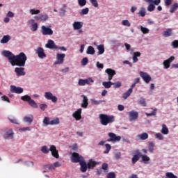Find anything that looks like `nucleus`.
<instances>
[{"instance_id":"nucleus-34","label":"nucleus","mask_w":178,"mask_h":178,"mask_svg":"<svg viewBox=\"0 0 178 178\" xmlns=\"http://www.w3.org/2000/svg\"><path fill=\"white\" fill-rule=\"evenodd\" d=\"M133 93L131 89H129L127 92L122 94V98L123 99H127L130 95Z\"/></svg>"},{"instance_id":"nucleus-14","label":"nucleus","mask_w":178,"mask_h":178,"mask_svg":"<svg viewBox=\"0 0 178 178\" xmlns=\"http://www.w3.org/2000/svg\"><path fill=\"white\" fill-rule=\"evenodd\" d=\"M33 120H34V115H33L32 114H28L24 116V118H22V122L29 125L31 124Z\"/></svg>"},{"instance_id":"nucleus-20","label":"nucleus","mask_w":178,"mask_h":178,"mask_svg":"<svg viewBox=\"0 0 178 178\" xmlns=\"http://www.w3.org/2000/svg\"><path fill=\"white\" fill-rule=\"evenodd\" d=\"M84 25L83 22L75 21L72 24V27L74 30H80V29H83V26Z\"/></svg>"},{"instance_id":"nucleus-11","label":"nucleus","mask_w":178,"mask_h":178,"mask_svg":"<svg viewBox=\"0 0 178 178\" xmlns=\"http://www.w3.org/2000/svg\"><path fill=\"white\" fill-rule=\"evenodd\" d=\"M27 24L31 27L32 31H37L38 30V24L35 22V19H31L28 20Z\"/></svg>"},{"instance_id":"nucleus-5","label":"nucleus","mask_w":178,"mask_h":178,"mask_svg":"<svg viewBox=\"0 0 178 178\" xmlns=\"http://www.w3.org/2000/svg\"><path fill=\"white\" fill-rule=\"evenodd\" d=\"M44 97L47 101H51L53 104L58 102V97L54 95L51 92H45Z\"/></svg>"},{"instance_id":"nucleus-36","label":"nucleus","mask_w":178,"mask_h":178,"mask_svg":"<svg viewBox=\"0 0 178 178\" xmlns=\"http://www.w3.org/2000/svg\"><path fill=\"white\" fill-rule=\"evenodd\" d=\"M113 84V82L111 81L102 82V86L104 87V88H111Z\"/></svg>"},{"instance_id":"nucleus-2","label":"nucleus","mask_w":178,"mask_h":178,"mask_svg":"<svg viewBox=\"0 0 178 178\" xmlns=\"http://www.w3.org/2000/svg\"><path fill=\"white\" fill-rule=\"evenodd\" d=\"M49 151L51 152V155L54 156V158H59V153L58 152V149H56V146L50 145V148H48V146L44 145L41 147V152L43 154H49Z\"/></svg>"},{"instance_id":"nucleus-48","label":"nucleus","mask_w":178,"mask_h":178,"mask_svg":"<svg viewBox=\"0 0 178 178\" xmlns=\"http://www.w3.org/2000/svg\"><path fill=\"white\" fill-rule=\"evenodd\" d=\"M88 12H90V9L88 8H83L81 12V16H84V15H88Z\"/></svg>"},{"instance_id":"nucleus-26","label":"nucleus","mask_w":178,"mask_h":178,"mask_svg":"<svg viewBox=\"0 0 178 178\" xmlns=\"http://www.w3.org/2000/svg\"><path fill=\"white\" fill-rule=\"evenodd\" d=\"M147 148L149 152L153 154L154 151H155V143L153 141H149L147 143Z\"/></svg>"},{"instance_id":"nucleus-25","label":"nucleus","mask_w":178,"mask_h":178,"mask_svg":"<svg viewBox=\"0 0 178 178\" xmlns=\"http://www.w3.org/2000/svg\"><path fill=\"white\" fill-rule=\"evenodd\" d=\"M141 56L140 51L134 52L132 54V62L133 63H137L138 62V58Z\"/></svg>"},{"instance_id":"nucleus-18","label":"nucleus","mask_w":178,"mask_h":178,"mask_svg":"<svg viewBox=\"0 0 178 178\" xmlns=\"http://www.w3.org/2000/svg\"><path fill=\"white\" fill-rule=\"evenodd\" d=\"M45 47L48 48L49 49H56L58 46L55 44V42L52 40H49L47 43L45 44Z\"/></svg>"},{"instance_id":"nucleus-7","label":"nucleus","mask_w":178,"mask_h":178,"mask_svg":"<svg viewBox=\"0 0 178 178\" xmlns=\"http://www.w3.org/2000/svg\"><path fill=\"white\" fill-rule=\"evenodd\" d=\"M33 19L38 22H47V20H49V16L47 13L40 14L39 15H35Z\"/></svg>"},{"instance_id":"nucleus-61","label":"nucleus","mask_w":178,"mask_h":178,"mask_svg":"<svg viewBox=\"0 0 178 178\" xmlns=\"http://www.w3.org/2000/svg\"><path fill=\"white\" fill-rule=\"evenodd\" d=\"M39 108L40 109H41V111H45V109H47V108H48V105L47 104H40L39 105Z\"/></svg>"},{"instance_id":"nucleus-41","label":"nucleus","mask_w":178,"mask_h":178,"mask_svg":"<svg viewBox=\"0 0 178 178\" xmlns=\"http://www.w3.org/2000/svg\"><path fill=\"white\" fill-rule=\"evenodd\" d=\"M139 27L143 34H148L149 33V29L148 28L144 27L143 25H140Z\"/></svg>"},{"instance_id":"nucleus-23","label":"nucleus","mask_w":178,"mask_h":178,"mask_svg":"<svg viewBox=\"0 0 178 178\" xmlns=\"http://www.w3.org/2000/svg\"><path fill=\"white\" fill-rule=\"evenodd\" d=\"M81 97L83 98V100L81 106V108H84L86 109L88 106V98L84 95H82Z\"/></svg>"},{"instance_id":"nucleus-55","label":"nucleus","mask_w":178,"mask_h":178,"mask_svg":"<svg viewBox=\"0 0 178 178\" xmlns=\"http://www.w3.org/2000/svg\"><path fill=\"white\" fill-rule=\"evenodd\" d=\"M88 63V58L85 57L81 60V66H86V65Z\"/></svg>"},{"instance_id":"nucleus-44","label":"nucleus","mask_w":178,"mask_h":178,"mask_svg":"<svg viewBox=\"0 0 178 178\" xmlns=\"http://www.w3.org/2000/svg\"><path fill=\"white\" fill-rule=\"evenodd\" d=\"M90 102H92V105H101L102 102H105V100H95V99H91Z\"/></svg>"},{"instance_id":"nucleus-60","label":"nucleus","mask_w":178,"mask_h":178,"mask_svg":"<svg viewBox=\"0 0 178 178\" xmlns=\"http://www.w3.org/2000/svg\"><path fill=\"white\" fill-rule=\"evenodd\" d=\"M147 10L148 12H154L155 10V6L154 4H149L147 6Z\"/></svg>"},{"instance_id":"nucleus-6","label":"nucleus","mask_w":178,"mask_h":178,"mask_svg":"<svg viewBox=\"0 0 178 178\" xmlns=\"http://www.w3.org/2000/svg\"><path fill=\"white\" fill-rule=\"evenodd\" d=\"M108 136L110 137V138L106 140L108 143H116V141H120V140H122L120 136H116L113 132L108 133Z\"/></svg>"},{"instance_id":"nucleus-49","label":"nucleus","mask_w":178,"mask_h":178,"mask_svg":"<svg viewBox=\"0 0 178 178\" xmlns=\"http://www.w3.org/2000/svg\"><path fill=\"white\" fill-rule=\"evenodd\" d=\"M29 13L32 15H40L41 13V11L40 10H35V9H30Z\"/></svg>"},{"instance_id":"nucleus-31","label":"nucleus","mask_w":178,"mask_h":178,"mask_svg":"<svg viewBox=\"0 0 178 178\" xmlns=\"http://www.w3.org/2000/svg\"><path fill=\"white\" fill-rule=\"evenodd\" d=\"M97 162L91 159L89 160V161L88 162V168L89 169H92L93 168H95V166L97 165Z\"/></svg>"},{"instance_id":"nucleus-50","label":"nucleus","mask_w":178,"mask_h":178,"mask_svg":"<svg viewBox=\"0 0 178 178\" xmlns=\"http://www.w3.org/2000/svg\"><path fill=\"white\" fill-rule=\"evenodd\" d=\"M44 168L48 169V170H55V166H54V164L44 165Z\"/></svg>"},{"instance_id":"nucleus-42","label":"nucleus","mask_w":178,"mask_h":178,"mask_svg":"<svg viewBox=\"0 0 178 178\" xmlns=\"http://www.w3.org/2000/svg\"><path fill=\"white\" fill-rule=\"evenodd\" d=\"M20 133H26V131H31V127H24L19 129Z\"/></svg>"},{"instance_id":"nucleus-43","label":"nucleus","mask_w":178,"mask_h":178,"mask_svg":"<svg viewBox=\"0 0 178 178\" xmlns=\"http://www.w3.org/2000/svg\"><path fill=\"white\" fill-rule=\"evenodd\" d=\"M138 104H139V105L141 106H147V102H145V99H144V97H140L138 102Z\"/></svg>"},{"instance_id":"nucleus-39","label":"nucleus","mask_w":178,"mask_h":178,"mask_svg":"<svg viewBox=\"0 0 178 178\" xmlns=\"http://www.w3.org/2000/svg\"><path fill=\"white\" fill-rule=\"evenodd\" d=\"M42 123L43 126H51V120L48 117H44Z\"/></svg>"},{"instance_id":"nucleus-51","label":"nucleus","mask_w":178,"mask_h":178,"mask_svg":"<svg viewBox=\"0 0 178 178\" xmlns=\"http://www.w3.org/2000/svg\"><path fill=\"white\" fill-rule=\"evenodd\" d=\"M106 151L104 152V154H109V151L112 149V146L109 143L105 145Z\"/></svg>"},{"instance_id":"nucleus-37","label":"nucleus","mask_w":178,"mask_h":178,"mask_svg":"<svg viewBox=\"0 0 178 178\" xmlns=\"http://www.w3.org/2000/svg\"><path fill=\"white\" fill-rule=\"evenodd\" d=\"M172 29H167L163 32V37H170L172 35Z\"/></svg>"},{"instance_id":"nucleus-52","label":"nucleus","mask_w":178,"mask_h":178,"mask_svg":"<svg viewBox=\"0 0 178 178\" xmlns=\"http://www.w3.org/2000/svg\"><path fill=\"white\" fill-rule=\"evenodd\" d=\"M31 99V97H30L28 95H24V96L21 97V99L22 101H25V102H26L28 103L30 102Z\"/></svg>"},{"instance_id":"nucleus-64","label":"nucleus","mask_w":178,"mask_h":178,"mask_svg":"<svg viewBox=\"0 0 178 178\" xmlns=\"http://www.w3.org/2000/svg\"><path fill=\"white\" fill-rule=\"evenodd\" d=\"M78 84L81 86H86V79H79L78 81Z\"/></svg>"},{"instance_id":"nucleus-15","label":"nucleus","mask_w":178,"mask_h":178,"mask_svg":"<svg viewBox=\"0 0 178 178\" xmlns=\"http://www.w3.org/2000/svg\"><path fill=\"white\" fill-rule=\"evenodd\" d=\"M41 31L43 35H52V34H54V31H52L51 28L47 27L44 25L41 27Z\"/></svg>"},{"instance_id":"nucleus-54","label":"nucleus","mask_w":178,"mask_h":178,"mask_svg":"<svg viewBox=\"0 0 178 178\" xmlns=\"http://www.w3.org/2000/svg\"><path fill=\"white\" fill-rule=\"evenodd\" d=\"M139 159H140V156H138V154H135L132 157V163L134 165V163H136Z\"/></svg>"},{"instance_id":"nucleus-4","label":"nucleus","mask_w":178,"mask_h":178,"mask_svg":"<svg viewBox=\"0 0 178 178\" xmlns=\"http://www.w3.org/2000/svg\"><path fill=\"white\" fill-rule=\"evenodd\" d=\"M1 136L4 140H13L15 138V132L13 129L7 128L1 133Z\"/></svg>"},{"instance_id":"nucleus-62","label":"nucleus","mask_w":178,"mask_h":178,"mask_svg":"<svg viewBox=\"0 0 178 178\" xmlns=\"http://www.w3.org/2000/svg\"><path fill=\"white\" fill-rule=\"evenodd\" d=\"M107 178H116V174L113 172H110L107 174Z\"/></svg>"},{"instance_id":"nucleus-9","label":"nucleus","mask_w":178,"mask_h":178,"mask_svg":"<svg viewBox=\"0 0 178 178\" xmlns=\"http://www.w3.org/2000/svg\"><path fill=\"white\" fill-rule=\"evenodd\" d=\"M66 56L65 54H56V60L54 62V65H62L65 60V58Z\"/></svg>"},{"instance_id":"nucleus-35","label":"nucleus","mask_w":178,"mask_h":178,"mask_svg":"<svg viewBox=\"0 0 178 178\" xmlns=\"http://www.w3.org/2000/svg\"><path fill=\"white\" fill-rule=\"evenodd\" d=\"M141 158H142L143 162H144V163H145L146 165H148V163H149V161H151V159L149 158V156L145 154L142 155Z\"/></svg>"},{"instance_id":"nucleus-57","label":"nucleus","mask_w":178,"mask_h":178,"mask_svg":"<svg viewBox=\"0 0 178 178\" xmlns=\"http://www.w3.org/2000/svg\"><path fill=\"white\" fill-rule=\"evenodd\" d=\"M113 86H114V88H120V87H122V82L117 81V82L113 83Z\"/></svg>"},{"instance_id":"nucleus-33","label":"nucleus","mask_w":178,"mask_h":178,"mask_svg":"<svg viewBox=\"0 0 178 178\" xmlns=\"http://www.w3.org/2000/svg\"><path fill=\"white\" fill-rule=\"evenodd\" d=\"M86 54L88 55H94L95 54V49L92 46H88L86 49Z\"/></svg>"},{"instance_id":"nucleus-17","label":"nucleus","mask_w":178,"mask_h":178,"mask_svg":"<svg viewBox=\"0 0 178 178\" xmlns=\"http://www.w3.org/2000/svg\"><path fill=\"white\" fill-rule=\"evenodd\" d=\"M15 72L16 74V76L18 77H20L21 76H26V72H24V67H15Z\"/></svg>"},{"instance_id":"nucleus-56","label":"nucleus","mask_w":178,"mask_h":178,"mask_svg":"<svg viewBox=\"0 0 178 178\" xmlns=\"http://www.w3.org/2000/svg\"><path fill=\"white\" fill-rule=\"evenodd\" d=\"M85 81H86V83L88 85V86H90V84H92V83H94V80L91 77H89L86 79H85Z\"/></svg>"},{"instance_id":"nucleus-27","label":"nucleus","mask_w":178,"mask_h":178,"mask_svg":"<svg viewBox=\"0 0 178 178\" xmlns=\"http://www.w3.org/2000/svg\"><path fill=\"white\" fill-rule=\"evenodd\" d=\"M80 166H81V171H82L83 173L87 172V168L88 164L86 163V161L83 159V161L79 162Z\"/></svg>"},{"instance_id":"nucleus-12","label":"nucleus","mask_w":178,"mask_h":178,"mask_svg":"<svg viewBox=\"0 0 178 178\" xmlns=\"http://www.w3.org/2000/svg\"><path fill=\"white\" fill-rule=\"evenodd\" d=\"M83 160H84V158H83V156L79 155V154L77 153H72L71 157L72 162H73L74 163H79Z\"/></svg>"},{"instance_id":"nucleus-45","label":"nucleus","mask_w":178,"mask_h":178,"mask_svg":"<svg viewBox=\"0 0 178 178\" xmlns=\"http://www.w3.org/2000/svg\"><path fill=\"white\" fill-rule=\"evenodd\" d=\"M28 104L32 108H35V109H37V108H38V105H37L33 99H31V100H29V102H28Z\"/></svg>"},{"instance_id":"nucleus-46","label":"nucleus","mask_w":178,"mask_h":178,"mask_svg":"<svg viewBox=\"0 0 178 178\" xmlns=\"http://www.w3.org/2000/svg\"><path fill=\"white\" fill-rule=\"evenodd\" d=\"M121 24L122 26H124L125 27H130V26H131V24L129 21V19H123L121 22Z\"/></svg>"},{"instance_id":"nucleus-47","label":"nucleus","mask_w":178,"mask_h":178,"mask_svg":"<svg viewBox=\"0 0 178 178\" xmlns=\"http://www.w3.org/2000/svg\"><path fill=\"white\" fill-rule=\"evenodd\" d=\"M178 8V3H175L171 8H170V13H174V12L175 10H177Z\"/></svg>"},{"instance_id":"nucleus-3","label":"nucleus","mask_w":178,"mask_h":178,"mask_svg":"<svg viewBox=\"0 0 178 178\" xmlns=\"http://www.w3.org/2000/svg\"><path fill=\"white\" fill-rule=\"evenodd\" d=\"M99 118L100 119V123L102 126H108L110 123L115 122V117L113 115L100 114Z\"/></svg>"},{"instance_id":"nucleus-30","label":"nucleus","mask_w":178,"mask_h":178,"mask_svg":"<svg viewBox=\"0 0 178 178\" xmlns=\"http://www.w3.org/2000/svg\"><path fill=\"white\" fill-rule=\"evenodd\" d=\"M97 49L98 51L97 55H102L105 52V47L104 44L97 45Z\"/></svg>"},{"instance_id":"nucleus-1","label":"nucleus","mask_w":178,"mask_h":178,"mask_svg":"<svg viewBox=\"0 0 178 178\" xmlns=\"http://www.w3.org/2000/svg\"><path fill=\"white\" fill-rule=\"evenodd\" d=\"M1 55L8 59L11 66H19V67H24L26 66L27 56L24 52H21L15 56L9 50H3L1 52Z\"/></svg>"},{"instance_id":"nucleus-24","label":"nucleus","mask_w":178,"mask_h":178,"mask_svg":"<svg viewBox=\"0 0 178 178\" xmlns=\"http://www.w3.org/2000/svg\"><path fill=\"white\" fill-rule=\"evenodd\" d=\"M12 40L10 35H5L0 40V44H8Z\"/></svg>"},{"instance_id":"nucleus-22","label":"nucleus","mask_w":178,"mask_h":178,"mask_svg":"<svg viewBox=\"0 0 178 178\" xmlns=\"http://www.w3.org/2000/svg\"><path fill=\"white\" fill-rule=\"evenodd\" d=\"M81 108H79L77 111L73 113L72 118H74L75 120L79 121L81 119Z\"/></svg>"},{"instance_id":"nucleus-8","label":"nucleus","mask_w":178,"mask_h":178,"mask_svg":"<svg viewBox=\"0 0 178 178\" xmlns=\"http://www.w3.org/2000/svg\"><path fill=\"white\" fill-rule=\"evenodd\" d=\"M139 74L141 79L143 80V81L146 83V84H149L151 80H152L151 75L147 72L141 71L139 72Z\"/></svg>"},{"instance_id":"nucleus-16","label":"nucleus","mask_w":178,"mask_h":178,"mask_svg":"<svg viewBox=\"0 0 178 178\" xmlns=\"http://www.w3.org/2000/svg\"><path fill=\"white\" fill-rule=\"evenodd\" d=\"M35 54L40 59H44V58H47V54H45V52H44V49L42 47H38L35 49Z\"/></svg>"},{"instance_id":"nucleus-19","label":"nucleus","mask_w":178,"mask_h":178,"mask_svg":"<svg viewBox=\"0 0 178 178\" xmlns=\"http://www.w3.org/2000/svg\"><path fill=\"white\" fill-rule=\"evenodd\" d=\"M175 60V56H172L168 59L165 60L163 63L164 69H169L170 67V63Z\"/></svg>"},{"instance_id":"nucleus-63","label":"nucleus","mask_w":178,"mask_h":178,"mask_svg":"<svg viewBox=\"0 0 178 178\" xmlns=\"http://www.w3.org/2000/svg\"><path fill=\"white\" fill-rule=\"evenodd\" d=\"M171 46L172 48L176 49L178 48V40H174L171 42Z\"/></svg>"},{"instance_id":"nucleus-29","label":"nucleus","mask_w":178,"mask_h":178,"mask_svg":"<svg viewBox=\"0 0 178 178\" xmlns=\"http://www.w3.org/2000/svg\"><path fill=\"white\" fill-rule=\"evenodd\" d=\"M161 133L164 136H168V134H169V128H168V126H166V124H162Z\"/></svg>"},{"instance_id":"nucleus-40","label":"nucleus","mask_w":178,"mask_h":178,"mask_svg":"<svg viewBox=\"0 0 178 178\" xmlns=\"http://www.w3.org/2000/svg\"><path fill=\"white\" fill-rule=\"evenodd\" d=\"M59 123H60V121L59 120V118H53L50 121V126H55L56 124H59Z\"/></svg>"},{"instance_id":"nucleus-53","label":"nucleus","mask_w":178,"mask_h":178,"mask_svg":"<svg viewBox=\"0 0 178 178\" xmlns=\"http://www.w3.org/2000/svg\"><path fill=\"white\" fill-rule=\"evenodd\" d=\"M78 4L81 6V8H83L87 5V0H77Z\"/></svg>"},{"instance_id":"nucleus-58","label":"nucleus","mask_w":178,"mask_h":178,"mask_svg":"<svg viewBox=\"0 0 178 178\" xmlns=\"http://www.w3.org/2000/svg\"><path fill=\"white\" fill-rule=\"evenodd\" d=\"M111 43L114 45V47H120V43H119V41L116 40H111Z\"/></svg>"},{"instance_id":"nucleus-21","label":"nucleus","mask_w":178,"mask_h":178,"mask_svg":"<svg viewBox=\"0 0 178 178\" xmlns=\"http://www.w3.org/2000/svg\"><path fill=\"white\" fill-rule=\"evenodd\" d=\"M106 73L108 74V79L109 81L112 80V79H113V76H115L116 74V71H115L114 70H112L111 68H107L105 70Z\"/></svg>"},{"instance_id":"nucleus-59","label":"nucleus","mask_w":178,"mask_h":178,"mask_svg":"<svg viewBox=\"0 0 178 178\" xmlns=\"http://www.w3.org/2000/svg\"><path fill=\"white\" fill-rule=\"evenodd\" d=\"M155 137H156V138H157V140H163V134L156 133L155 134Z\"/></svg>"},{"instance_id":"nucleus-38","label":"nucleus","mask_w":178,"mask_h":178,"mask_svg":"<svg viewBox=\"0 0 178 178\" xmlns=\"http://www.w3.org/2000/svg\"><path fill=\"white\" fill-rule=\"evenodd\" d=\"M8 120L10 122V123H13V124H20V122H19V120H17L15 117H8Z\"/></svg>"},{"instance_id":"nucleus-13","label":"nucleus","mask_w":178,"mask_h":178,"mask_svg":"<svg viewBox=\"0 0 178 178\" xmlns=\"http://www.w3.org/2000/svg\"><path fill=\"white\" fill-rule=\"evenodd\" d=\"M10 91L14 94H23V91H24V90L22 87H17L15 85H11L10 86Z\"/></svg>"},{"instance_id":"nucleus-10","label":"nucleus","mask_w":178,"mask_h":178,"mask_svg":"<svg viewBox=\"0 0 178 178\" xmlns=\"http://www.w3.org/2000/svg\"><path fill=\"white\" fill-rule=\"evenodd\" d=\"M127 115L129 118V122H136V120L138 119V112L134 110L128 112Z\"/></svg>"},{"instance_id":"nucleus-28","label":"nucleus","mask_w":178,"mask_h":178,"mask_svg":"<svg viewBox=\"0 0 178 178\" xmlns=\"http://www.w3.org/2000/svg\"><path fill=\"white\" fill-rule=\"evenodd\" d=\"M137 140H141L143 141L147 140L148 134L147 132L142 133L136 136Z\"/></svg>"},{"instance_id":"nucleus-32","label":"nucleus","mask_w":178,"mask_h":178,"mask_svg":"<svg viewBox=\"0 0 178 178\" xmlns=\"http://www.w3.org/2000/svg\"><path fill=\"white\" fill-rule=\"evenodd\" d=\"M145 15H147V11L145 10V8L141 7L140 8L139 12L138 13V15L139 17H145Z\"/></svg>"}]
</instances>
